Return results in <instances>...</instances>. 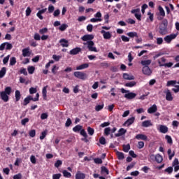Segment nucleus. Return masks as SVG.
I'll return each mask as SVG.
<instances>
[{"instance_id": "7c9ffc66", "label": "nucleus", "mask_w": 179, "mask_h": 179, "mask_svg": "<svg viewBox=\"0 0 179 179\" xmlns=\"http://www.w3.org/2000/svg\"><path fill=\"white\" fill-rule=\"evenodd\" d=\"M127 36H128L131 38H134V37H136V38H138V33L135 31L129 32L127 34Z\"/></svg>"}, {"instance_id": "9b49d317", "label": "nucleus", "mask_w": 179, "mask_h": 179, "mask_svg": "<svg viewBox=\"0 0 179 179\" xmlns=\"http://www.w3.org/2000/svg\"><path fill=\"white\" fill-rule=\"evenodd\" d=\"M22 57H30L31 55V50H30V48H24L22 50Z\"/></svg>"}, {"instance_id": "ddd939ff", "label": "nucleus", "mask_w": 179, "mask_h": 179, "mask_svg": "<svg viewBox=\"0 0 179 179\" xmlns=\"http://www.w3.org/2000/svg\"><path fill=\"white\" fill-rule=\"evenodd\" d=\"M173 167H174V171L177 173V171L179 170V161L178 159L176 158L173 163H172Z\"/></svg>"}, {"instance_id": "4be33fe9", "label": "nucleus", "mask_w": 179, "mask_h": 179, "mask_svg": "<svg viewBox=\"0 0 179 179\" xmlns=\"http://www.w3.org/2000/svg\"><path fill=\"white\" fill-rule=\"evenodd\" d=\"M135 138L138 141H148V136L145 134H137Z\"/></svg>"}, {"instance_id": "a211bd4d", "label": "nucleus", "mask_w": 179, "mask_h": 179, "mask_svg": "<svg viewBox=\"0 0 179 179\" xmlns=\"http://www.w3.org/2000/svg\"><path fill=\"white\" fill-rule=\"evenodd\" d=\"M157 111V106L156 104L152 105L148 109V114H153V113H156Z\"/></svg>"}, {"instance_id": "bb28decb", "label": "nucleus", "mask_w": 179, "mask_h": 179, "mask_svg": "<svg viewBox=\"0 0 179 179\" xmlns=\"http://www.w3.org/2000/svg\"><path fill=\"white\" fill-rule=\"evenodd\" d=\"M124 79H126V80H134L135 79V77L132 75H129L128 73H124L123 74Z\"/></svg>"}, {"instance_id": "dca6fc26", "label": "nucleus", "mask_w": 179, "mask_h": 179, "mask_svg": "<svg viewBox=\"0 0 179 179\" xmlns=\"http://www.w3.org/2000/svg\"><path fill=\"white\" fill-rule=\"evenodd\" d=\"M125 134H127V129L121 128L119 129L118 133L115 134V136H116V138H119V136H122V135H125Z\"/></svg>"}, {"instance_id": "5fc2aeb1", "label": "nucleus", "mask_w": 179, "mask_h": 179, "mask_svg": "<svg viewBox=\"0 0 179 179\" xmlns=\"http://www.w3.org/2000/svg\"><path fill=\"white\" fill-rule=\"evenodd\" d=\"M145 146V143L143 141H138V149H143Z\"/></svg>"}, {"instance_id": "39448f33", "label": "nucleus", "mask_w": 179, "mask_h": 179, "mask_svg": "<svg viewBox=\"0 0 179 179\" xmlns=\"http://www.w3.org/2000/svg\"><path fill=\"white\" fill-rule=\"evenodd\" d=\"M178 36V34H171L170 35H168L164 38V41L167 43L168 44H170L171 43L172 40H174L177 36Z\"/></svg>"}, {"instance_id": "8fccbe9b", "label": "nucleus", "mask_w": 179, "mask_h": 179, "mask_svg": "<svg viewBox=\"0 0 179 179\" xmlns=\"http://www.w3.org/2000/svg\"><path fill=\"white\" fill-rule=\"evenodd\" d=\"M9 58H10V55H7L6 57L3 58V64L4 65H6V64H8V62H9Z\"/></svg>"}, {"instance_id": "a18cd8bd", "label": "nucleus", "mask_w": 179, "mask_h": 179, "mask_svg": "<svg viewBox=\"0 0 179 179\" xmlns=\"http://www.w3.org/2000/svg\"><path fill=\"white\" fill-rule=\"evenodd\" d=\"M129 149H131V145H129V144L123 145V150L126 153H127V152H129Z\"/></svg>"}, {"instance_id": "79ce46f5", "label": "nucleus", "mask_w": 179, "mask_h": 179, "mask_svg": "<svg viewBox=\"0 0 179 179\" xmlns=\"http://www.w3.org/2000/svg\"><path fill=\"white\" fill-rule=\"evenodd\" d=\"M16 64V57H13L10 59V66H13V65Z\"/></svg>"}, {"instance_id": "37998d69", "label": "nucleus", "mask_w": 179, "mask_h": 179, "mask_svg": "<svg viewBox=\"0 0 179 179\" xmlns=\"http://www.w3.org/2000/svg\"><path fill=\"white\" fill-rule=\"evenodd\" d=\"M168 155L169 156V160H171L174 157L176 153L173 152L171 153V149L168 150Z\"/></svg>"}, {"instance_id": "1a4fd4ad", "label": "nucleus", "mask_w": 179, "mask_h": 179, "mask_svg": "<svg viewBox=\"0 0 179 179\" xmlns=\"http://www.w3.org/2000/svg\"><path fill=\"white\" fill-rule=\"evenodd\" d=\"M101 34H103V38H105V40H110V38L113 37V35L110 31H106L104 30H101Z\"/></svg>"}, {"instance_id": "c9c22d12", "label": "nucleus", "mask_w": 179, "mask_h": 179, "mask_svg": "<svg viewBox=\"0 0 179 179\" xmlns=\"http://www.w3.org/2000/svg\"><path fill=\"white\" fill-rule=\"evenodd\" d=\"M62 173L64 177H65L66 178H71V177L72 176V174H71V173L68 172V171L66 170L63 171Z\"/></svg>"}, {"instance_id": "393cba45", "label": "nucleus", "mask_w": 179, "mask_h": 179, "mask_svg": "<svg viewBox=\"0 0 179 179\" xmlns=\"http://www.w3.org/2000/svg\"><path fill=\"white\" fill-rule=\"evenodd\" d=\"M143 73L148 76L151 75L152 70H150V68H149V66H144L143 67Z\"/></svg>"}, {"instance_id": "72a5a7b5", "label": "nucleus", "mask_w": 179, "mask_h": 179, "mask_svg": "<svg viewBox=\"0 0 179 179\" xmlns=\"http://www.w3.org/2000/svg\"><path fill=\"white\" fill-rule=\"evenodd\" d=\"M15 101H19L20 100V97H22V94H20V91L16 90L15 93Z\"/></svg>"}, {"instance_id": "774afa93", "label": "nucleus", "mask_w": 179, "mask_h": 179, "mask_svg": "<svg viewBox=\"0 0 179 179\" xmlns=\"http://www.w3.org/2000/svg\"><path fill=\"white\" fill-rule=\"evenodd\" d=\"M13 179H22V173L14 175Z\"/></svg>"}, {"instance_id": "0e129e2a", "label": "nucleus", "mask_w": 179, "mask_h": 179, "mask_svg": "<svg viewBox=\"0 0 179 179\" xmlns=\"http://www.w3.org/2000/svg\"><path fill=\"white\" fill-rule=\"evenodd\" d=\"M48 118V113H42L41 115V120H47Z\"/></svg>"}, {"instance_id": "6e6552de", "label": "nucleus", "mask_w": 179, "mask_h": 179, "mask_svg": "<svg viewBox=\"0 0 179 179\" xmlns=\"http://www.w3.org/2000/svg\"><path fill=\"white\" fill-rule=\"evenodd\" d=\"M164 93L166 95V100L167 101H173V100H174V97H173V94H171L170 90H165Z\"/></svg>"}, {"instance_id": "6e6d98bb", "label": "nucleus", "mask_w": 179, "mask_h": 179, "mask_svg": "<svg viewBox=\"0 0 179 179\" xmlns=\"http://www.w3.org/2000/svg\"><path fill=\"white\" fill-rule=\"evenodd\" d=\"M29 135L31 136V138H34V136H36V130L33 129L29 131Z\"/></svg>"}, {"instance_id": "ea45409f", "label": "nucleus", "mask_w": 179, "mask_h": 179, "mask_svg": "<svg viewBox=\"0 0 179 179\" xmlns=\"http://www.w3.org/2000/svg\"><path fill=\"white\" fill-rule=\"evenodd\" d=\"M136 85V83L135 81H131V82H129V83H127L125 84V86L127 87H134V86H135Z\"/></svg>"}, {"instance_id": "49530a36", "label": "nucleus", "mask_w": 179, "mask_h": 179, "mask_svg": "<svg viewBox=\"0 0 179 179\" xmlns=\"http://www.w3.org/2000/svg\"><path fill=\"white\" fill-rule=\"evenodd\" d=\"M87 132L89 134V135H90L91 136H92V135L94 134V129L90 127H89L87 128Z\"/></svg>"}, {"instance_id": "338daca9", "label": "nucleus", "mask_w": 179, "mask_h": 179, "mask_svg": "<svg viewBox=\"0 0 179 179\" xmlns=\"http://www.w3.org/2000/svg\"><path fill=\"white\" fill-rule=\"evenodd\" d=\"M34 40H36L38 41H39V40H41V37L40 36V34L36 33L34 36Z\"/></svg>"}, {"instance_id": "b1692460", "label": "nucleus", "mask_w": 179, "mask_h": 179, "mask_svg": "<svg viewBox=\"0 0 179 179\" xmlns=\"http://www.w3.org/2000/svg\"><path fill=\"white\" fill-rule=\"evenodd\" d=\"M87 68H89V64L85 63V64H83L80 66H78L76 67V71H82L83 69H87Z\"/></svg>"}, {"instance_id": "052dcab7", "label": "nucleus", "mask_w": 179, "mask_h": 179, "mask_svg": "<svg viewBox=\"0 0 179 179\" xmlns=\"http://www.w3.org/2000/svg\"><path fill=\"white\" fill-rule=\"evenodd\" d=\"M45 136H47V131H44L41 133V135L40 136L41 141H43Z\"/></svg>"}, {"instance_id": "f704fd0d", "label": "nucleus", "mask_w": 179, "mask_h": 179, "mask_svg": "<svg viewBox=\"0 0 179 179\" xmlns=\"http://www.w3.org/2000/svg\"><path fill=\"white\" fill-rule=\"evenodd\" d=\"M27 71L30 75H33V73H34V71H36V68H34L33 66H29Z\"/></svg>"}, {"instance_id": "4c0bfd02", "label": "nucleus", "mask_w": 179, "mask_h": 179, "mask_svg": "<svg viewBox=\"0 0 179 179\" xmlns=\"http://www.w3.org/2000/svg\"><path fill=\"white\" fill-rule=\"evenodd\" d=\"M177 83V80H169L166 83V86L169 87L170 86H175L174 85H176Z\"/></svg>"}, {"instance_id": "473e14b6", "label": "nucleus", "mask_w": 179, "mask_h": 179, "mask_svg": "<svg viewBox=\"0 0 179 179\" xmlns=\"http://www.w3.org/2000/svg\"><path fill=\"white\" fill-rule=\"evenodd\" d=\"M158 10L159 12L160 16H162L163 17L166 16V12H164V9L163 8V7H162V6H159Z\"/></svg>"}, {"instance_id": "a878e982", "label": "nucleus", "mask_w": 179, "mask_h": 179, "mask_svg": "<svg viewBox=\"0 0 179 179\" xmlns=\"http://www.w3.org/2000/svg\"><path fill=\"white\" fill-rule=\"evenodd\" d=\"M86 178V175L80 171H78L76 174V179H85Z\"/></svg>"}, {"instance_id": "680f3d73", "label": "nucleus", "mask_w": 179, "mask_h": 179, "mask_svg": "<svg viewBox=\"0 0 179 179\" xmlns=\"http://www.w3.org/2000/svg\"><path fill=\"white\" fill-rule=\"evenodd\" d=\"M48 31V29L45 27L39 30L40 34H45V33H47Z\"/></svg>"}, {"instance_id": "603ef678", "label": "nucleus", "mask_w": 179, "mask_h": 179, "mask_svg": "<svg viewBox=\"0 0 179 179\" xmlns=\"http://www.w3.org/2000/svg\"><path fill=\"white\" fill-rule=\"evenodd\" d=\"M103 108H104V104L98 105V106H95V110L96 111H100V110H103Z\"/></svg>"}, {"instance_id": "2f4dec72", "label": "nucleus", "mask_w": 179, "mask_h": 179, "mask_svg": "<svg viewBox=\"0 0 179 179\" xmlns=\"http://www.w3.org/2000/svg\"><path fill=\"white\" fill-rule=\"evenodd\" d=\"M6 75V67H3L0 70V79H2Z\"/></svg>"}, {"instance_id": "9d476101", "label": "nucleus", "mask_w": 179, "mask_h": 179, "mask_svg": "<svg viewBox=\"0 0 179 179\" xmlns=\"http://www.w3.org/2000/svg\"><path fill=\"white\" fill-rule=\"evenodd\" d=\"M134 122H135V117H131L130 118H129L124 124L123 126L124 127H129L131 125H132L134 124Z\"/></svg>"}, {"instance_id": "c85d7f7f", "label": "nucleus", "mask_w": 179, "mask_h": 179, "mask_svg": "<svg viewBox=\"0 0 179 179\" xmlns=\"http://www.w3.org/2000/svg\"><path fill=\"white\" fill-rule=\"evenodd\" d=\"M166 58L162 57L157 60V62L159 66H164V65L166 64Z\"/></svg>"}, {"instance_id": "13d9d810", "label": "nucleus", "mask_w": 179, "mask_h": 179, "mask_svg": "<svg viewBox=\"0 0 179 179\" xmlns=\"http://www.w3.org/2000/svg\"><path fill=\"white\" fill-rule=\"evenodd\" d=\"M62 175L61 173H56L52 175V179H59Z\"/></svg>"}, {"instance_id": "6ab92c4d", "label": "nucleus", "mask_w": 179, "mask_h": 179, "mask_svg": "<svg viewBox=\"0 0 179 179\" xmlns=\"http://www.w3.org/2000/svg\"><path fill=\"white\" fill-rule=\"evenodd\" d=\"M142 127H143L144 128L153 127V123H152L151 120H145L142 122Z\"/></svg>"}, {"instance_id": "f257e3e1", "label": "nucleus", "mask_w": 179, "mask_h": 179, "mask_svg": "<svg viewBox=\"0 0 179 179\" xmlns=\"http://www.w3.org/2000/svg\"><path fill=\"white\" fill-rule=\"evenodd\" d=\"M12 93V88L10 87H7L5 88L4 91L0 92V98L5 103L9 101V96Z\"/></svg>"}, {"instance_id": "5701e85b", "label": "nucleus", "mask_w": 179, "mask_h": 179, "mask_svg": "<svg viewBox=\"0 0 179 179\" xmlns=\"http://www.w3.org/2000/svg\"><path fill=\"white\" fill-rule=\"evenodd\" d=\"M150 157H155V160H156V162L157 163H162V162H163V157H162V155H150Z\"/></svg>"}, {"instance_id": "69168bd1", "label": "nucleus", "mask_w": 179, "mask_h": 179, "mask_svg": "<svg viewBox=\"0 0 179 179\" xmlns=\"http://www.w3.org/2000/svg\"><path fill=\"white\" fill-rule=\"evenodd\" d=\"M80 135H82V136H83L84 138H87V133H86V131H85V129L80 130Z\"/></svg>"}, {"instance_id": "2eb2a0df", "label": "nucleus", "mask_w": 179, "mask_h": 179, "mask_svg": "<svg viewBox=\"0 0 179 179\" xmlns=\"http://www.w3.org/2000/svg\"><path fill=\"white\" fill-rule=\"evenodd\" d=\"M80 51H82V48H75L72 49L71 50H70L69 54L71 55H78V53L80 52Z\"/></svg>"}, {"instance_id": "20e7f679", "label": "nucleus", "mask_w": 179, "mask_h": 179, "mask_svg": "<svg viewBox=\"0 0 179 179\" xmlns=\"http://www.w3.org/2000/svg\"><path fill=\"white\" fill-rule=\"evenodd\" d=\"M12 48H13V45H12V43H9L8 42H5L0 45V51H3V50L10 51Z\"/></svg>"}, {"instance_id": "4d7b16f0", "label": "nucleus", "mask_w": 179, "mask_h": 179, "mask_svg": "<svg viewBox=\"0 0 179 179\" xmlns=\"http://www.w3.org/2000/svg\"><path fill=\"white\" fill-rule=\"evenodd\" d=\"M71 124H72V120H71V118H68L65 123V127H71Z\"/></svg>"}, {"instance_id": "7ed1b4c3", "label": "nucleus", "mask_w": 179, "mask_h": 179, "mask_svg": "<svg viewBox=\"0 0 179 179\" xmlns=\"http://www.w3.org/2000/svg\"><path fill=\"white\" fill-rule=\"evenodd\" d=\"M39 97L40 94L38 93H36L35 98H33V96L29 95L24 99V105L27 106V104H29L31 100L32 101H38Z\"/></svg>"}, {"instance_id": "e2e57ef3", "label": "nucleus", "mask_w": 179, "mask_h": 179, "mask_svg": "<svg viewBox=\"0 0 179 179\" xmlns=\"http://www.w3.org/2000/svg\"><path fill=\"white\" fill-rule=\"evenodd\" d=\"M165 172L168 173V174H171L173 173V167L169 166L165 169Z\"/></svg>"}, {"instance_id": "aec40b11", "label": "nucleus", "mask_w": 179, "mask_h": 179, "mask_svg": "<svg viewBox=\"0 0 179 179\" xmlns=\"http://www.w3.org/2000/svg\"><path fill=\"white\" fill-rule=\"evenodd\" d=\"M159 131L161 134H167L169 132V128L164 125H159Z\"/></svg>"}, {"instance_id": "3c124183", "label": "nucleus", "mask_w": 179, "mask_h": 179, "mask_svg": "<svg viewBox=\"0 0 179 179\" xmlns=\"http://www.w3.org/2000/svg\"><path fill=\"white\" fill-rule=\"evenodd\" d=\"M103 20L99 18H91L90 22L91 23H97V22H101Z\"/></svg>"}, {"instance_id": "c756f323", "label": "nucleus", "mask_w": 179, "mask_h": 179, "mask_svg": "<svg viewBox=\"0 0 179 179\" xmlns=\"http://www.w3.org/2000/svg\"><path fill=\"white\" fill-rule=\"evenodd\" d=\"M141 65H143V66H149V65H150V64H152V60L150 59H148V60H142L141 62Z\"/></svg>"}, {"instance_id": "f3484780", "label": "nucleus", "mask_w": 179, "mask_h": 179, "mask_svg": "<svg viewBox=\"0 0 179 179\" xmlns=\"http://www.w3.org/2000/svg\"><path fill=\"white\" fill-rule=\"evenodd\" d=\"M59 43H60L62 47H69V42L65 38L60 39Z\"/></svg>"}, {"instance_id": "bf43d9fd", "label": "nucleus", "mask_w": 179, "mask_h": 179, "mask_svg": "<svg viewBox=\"0 0 179 179\" xmlns=\"http://www.w3.org/2000/svg\"><path fill=\"white\" fill-rule=\"evenodd\" d=\"M29 93L31 94H34V93H37V88H34L33 87L29 88Z\"/></svg>"}, {"instance_id": "de8ad7c7", "label": "nucleus", "mask_w": 179, "mask_h": 179, "mask_svg": "<svg viewBox=\"0 0 179 179\" xmlns=\"http://www.w3.org/2000/svg\"><path fill=\"white\" fill-rule=\"evenodd\" d=\"M42 94L43 99H46L47 97V87H44L42 90Z\"/></svg>"}, {"instance_id": "c03bdc74", "label": "nucleus", "mask_w": 179, "mask_h": 179, "mask_svg": "<svg viewBox=\"0 0 179 179\" xmlns=\"http://www.w3.org/2000/svg\"><path fill=\"white\" fill-rule=\"evenodd\" d=\"M110 132H111V129L110 127H106L104 129V134L106 136H108V135H110Z\"/></svg>"}, {"instance_id": "4468645a", "label": "nucleus", "mask_w": 179, "mask_h": 179, "mask_svg": "<svg viewBox=\"0 0 179 179\" xmlns=\"http://www.w3.org/2000/svg\"><path fill=\"white\" fill-rule=\"evenodd\" d=\"M124 97L128 100H132V99H135L136 97V94L134 92H127L124 94Z\"/></svg>"}, {"instance_id": "e433bc0d", "label": "nucleus", "mask_w": 179, "mask_h": 179, "mask_svg": "<svg viewBox=\"0 0 179 179\" xmlns=\"http://www.w3.org/2000/svg\"><path fill=\"white\" fill-rule=\"evenodd\" d=\"M69 26L66 24H62V25H60V27H59V30H60V31H65L66 29H68Z\"/></svg>"}, {"instance_id": "412c9836", "label": "nucleus", "mask_w": 179, "mask_h": 179, "mask_svg": "<svg viewBox=\"0 0 179 179\" xmlns=\"http://www.w3.org/2000/svg\"><path fill=\"white\" fill-rule=\"evenodd\" d=\"M46 12H47V8L42 9L37 13L36 16L38 17V19H40L41 20H43L44 17L41 15H43V13H45Z\"/></svg>"}, {"instance_id": "f03ea898", "label": "nucleus", "mask_w": 179, "mask_h": 179, "mask_svg": "<svg viewBox=\"0 0 179 179\" xmlns=\"http://www.w3.org/2000/svg\"><path fill=\"white\" fill-rule=\"evenodd\" d=\"M83 45L87 46L88 51H91L92 52H99L97 48L94 46V42H93V41L84 42Z\"/></svg>"}, {"instance_id": "cd10ccee", "label": "nucleus", "mask_w": 179, "mask_h": 179, "mask_svg": "<svg viewBox=\"0 0 179 179\" xmlns=\"http://www.w3.org/2000/svg\"><path fill=\"white\" fill-rule=\"evenodd\" d=\"M159 33L162 36L166 34L167 33V27H164L162 25H160L159 26Z\"/></svg>"}, {"instance_id": "09e8293b", "label": "nucleus", "mask_w": 179, "mask_h": 179, "mask_svg": "<svg viewBox=\"0 0 179 179\" xmlns=\"http://www.w3.org/2000/svg\"><path fill=\"white\" fill-rule=\"evenodd\" d=\"M117 156L119 160H122L124 159V153L120 152H117Z\"/></svg>"}, {"instance_id": "864d4df0", "label": "nucleus", "mask_w": 179, "mask_h": 179, "mask_svg": "<svg viewBox=\"0 0 179 179\" xmlns=\"http://www.w3.org/2000/svg\"><path fill=\"white\" fill-rule=\"evenodd\" d=\"M55 9V7H54V6L50 5L48 8V13H52V12H54Z\"/></svg>"}, {"instance_id": "58836bf2", "label": "nucleus", "mask_w": 179, "mask_h": 179, "mask_svg": "<svg viewBox=\"0 0 179 179\" xmlns=\"http://www.w3.org/2000/svg\"><path fill=\"white\" fill-rule=\"evenodd\" d=\"M165 139L167 141V143L169 145H173V138H171V136L166 135L165 136Z\"/></svg>"}, {"instance_id": "a19ab883", "label": "nucleus", "mask_w": 179, "mask_h": 179, "mask_svg": "<svg viewBox=\"0 0 179 179\" xmlns=\"http://www.w3.org/2000/svg\"><path fill=\"white\" fill-rule=\"evenodd\" d=\"M82 130V126L81 125H76L73 128V132H79V131Z\"/></svg>"}, {"instance_id": "423d86ee", "label": "nucleus", "mask_w": 179, "mask_h": 179, "mask_svg": "<svg viewBox=\"0 0 179 179\" xmlns=\"http://www.w3.org/2000/svg\"><path fill=\"white\" fill-rule=\"evenodd\" d=\"M131 13L134 15L135 17L137 18V20H141L142 15H141V9L140 8L131 10Z\"/></svg>"}, {"instance_id": "0eeeda50", "label": "nucleus", "mask_w": 179, "mask_h": 179, "mask_svg": "<svg viewBox=\"0 0 179 179\" xmlns=\"http://www.w3.org/2000/svg\"><path fill=\"white\" fill-rule=\"evenodd\" d=\"M73 75L78 79H81V80H85L86 79V73L81 71H76L73 73Z\"/></svg>"}, {"instance_id": "f8f14e48", "label": "nucleus", "mask_w": 179, "mask_h": 179, "mask_svg": "<svg viewBox=\"0 0 179 179\" xmlns=\"http://www.w3.org/2000/svg\"><path fill=\"white\" fill-rule=\"evenodd\" d=\"M93 38H94V36L92 34H86L81 38V40H83V41H92Z\"/></svg>"}]
</instances>
